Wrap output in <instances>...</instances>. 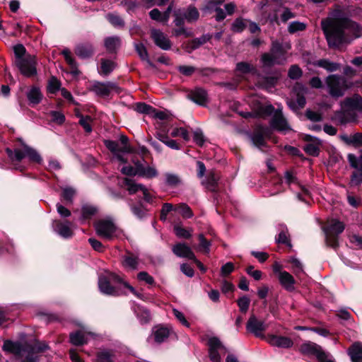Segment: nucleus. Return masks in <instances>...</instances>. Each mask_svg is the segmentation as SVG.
I'll return each instance as SVG.
<instances>
[{"label": "nucleus", "instance_id": "f257e3e1", "mask_svg": "<svg viewBox=\"0 0 362 362\" xmlns=\"http://www.w3.org/2000/svg\"><path fill=\"white\" fill-rule=\"evenodd\" d=\"M321 27L329 47H338L346 42L347 36L358 30V25L348 18H327Z\"/></svg>", "mask_w": 362, "mask_h": 362}, {"label": "nucleus", "instance_id": "f03ea898", "mask_svg": "<svg viewBox=\"0 0 362 362\" xmlns=\"http://www.w3.org/2000/svg\"><path fill=\"white\" fill-rule=\"evenodd\" d=\"M362 110V98L358 95L346 98L341 103V110L335 113V119L340 124L356 119V111Z\"/></svg>", "mask_w": 362, "mask_h": 362}, {"label": "nucleus", "instance_id": "7ed1b4c3", "mask_svg": "<svg viewBox=\"0 0 362 362\" xmlns=\"http://www.w3.org/2000/svg\"><path fill=\"white\" fill-rule=\"evenodd\" d=\"M274 115L271 120V127L279 132H286L291 129L286 119L282 114L281 109L278 108L274 111V108L272 105L260 106L257 112L259 117H266L272 115Z\"/></svg>", "mask_w": 362, "mask_h": 362}, {"label": "nucleus", "instance_id": "20e7f679", "mask_svg": "<svg viewBox=\"0 0 362 362\" xmlns=\"http://www.w3.org/2000/svg\"><path fill=\"white\" fill-rule=\"evenodd\" d=\"M261 60L265 66L283 64L286 61V57L281 44L277 41L273 42L270 52L263 54Z\"/></svg>", "mask_w": 362, "mask_h": 362}, {"label": "nucleus", "instance_id": "39448f33", "mask_svg": "<svg viewBox=\"0 0 362 362\" xmlns=\"http://www.w3.org/2000/svg\"><path fill=\"white\" fill-rule=\"evenodd\" d=\"M122 284L124 287L129 289L132 293H135V289L130 286L127 281H124L122 277L116 274L111 273L109 276H100L98 281V286L100 291L107 295H116L117 291L115 288L111 286L110 282Z\"/></svg>", "mask_w": 362, "mask_h": 362}, {"label": "nucleus", "instance_id": "423d86ee", "mask_svg": "<svg viewBox=\"0 0 362 362\" xmlns=\"http://www.w3.org/2000/svg\"><path fill=\"white\" fill-rule=\"evenodd\" d=\"M325 83L329 89V93L334 98L341 97L348 88L346 79L337 74L328 76Z\"/></svg>", "mask_w": 362, "mask_h": 362}, {"label": "nucleus", "instance_id": "0eeeda50", "mask_svg": "<svg viewBox=\"0 0 362 362\" xmlns=\"http://www.w3.org/2000/svg\"><path fill=\"white\" fill-rule=\"evenodd\" d=\"M14 64L21 74L26 77H32L37 74V61L33 55H28L25 59L14 61Z\"/></svg>", "mask_w": 362, "mask_h": 362}, {"label": "nucleus", "instance_id": "6e6552de", "mask_svg": "<svg viewBox=\"0 0 362 362\" xmlns=\"http://www.w3.org/2000/svg\"><path fill=\"white\" fill-rule=\"evenodd\" d=\"M300 351L305 355L315 356L320 362H333L329 355L325 352L321 346L314 343H305L300 346Z\"/></svg>", "mask_w": 362, "mask_h": 362}, {"label": "nucleus", "instance_id": "1a4fd4ad", "mask_svg": "<svg viewBox=\"0 0 362 362\" xmlns=\"http://www.w3.org/2000/svg\"><path fill=\"white\" fill-rule=\"evenodd\" d=\"M90 90L100 97H107L112 92L119 93L121 91V88L116 83L110 81L105 83L95 81Z\"/></svg>", "mask_w": 362, "mask_h": 362}, {"label": "nucleus", "instance_id": "9d476101", "mask_svg": "<svg viewBox=\"0 0 362 362\" xmlns=\"http://www.w3.org/2000/svg\"><path fill=\"white\" fill-rule=\"evenodd\" d=\"M209 356L212 362H221V354H225L228 350L217 337L209 339Z\"/></svg>", "mask_w": 362, "mask_h": 362}, {"label": "nucleus", "instance_id": "9b49d317", "mask_svg": "<svg viewBox=\"0 0 362 362\" xmlns=\"http://www.w3.org/2000/svg\"><path fill=\"white\" fill-rule=\"evenodd\" d=\"M95 228L97 234L106 240H111L117 230L114 223L107 220L99 221L95 223Z\"/></svg>", "mask_w": 362, "mask_h": 362}, {"label": "nucleus", "instance_id": "f8f14e48", "mask_svg": "<svg viewBox=\"0 0 362 362\" xmlns=\"http://www.w3.org/2000/svg\"><path fill=\"white\" fill-rule=\"evenodd\" d=\"M26 356L24 362H37L35 354L42 353L48 349V345L44 341H36L33 345L26 344Z\"/></svg>", "mask_w": 362, "mask_h": 362}, {"label": "nucleus", "instance_id": "ddd939ff", "mask_svg": "<svg viewBox=\"0 0 362 362\" xmlns=\"http://www.w3.org/2000/svg\"><path fill=\"white\" fill-rule=\"evenodd\" d=\"M151 36L154 43L163 50H168L171 48V42L168 36L161 30L158 29H152L151 30Z\"/></svg>", "mask_w": 362, "mask_h": 362}, {"label": "nucleus", "instance_id": "4468645a", "mask_svg": "<svg viewBox=\"0 0 362 362\" xmlns=\"http://www.w3.org/2000/svg\"><path fill=\"white\" fill-rule=\"evenodd\" d=\"M269 135V130L267 127H259L253 132L251 136V140L253 144L262 150L266 146L265 139Z\"/></svg>", "mask_w": 362, "mask_h": 362}, {"label": "nucleus", "instance_id": "2eb2a0df", "mask_svg": "<svg viewBox=\"0 0 362 362\" xmlns=\"http://www.w3.org/2000/svg\"><path fill=\"white\" fill-rule=\"evenodd\" d=\"M71 226L72 223L68 221L55 220L52 223L54 230L65 238H71L73 235L74 233Z\"/></svg>", "mask_w": 362, "mask_h": 362}, {"label": "nucleus", "instance_id": "dca6fc26", "mask_svg": "<svg viewBox=\"0 0 362 362\" xmlns=\"http://www.w3.org/2000/svg\"><path fill=\"white\" fill-rule=\"evenodd\" d=\"M26 344L20 342H13L10 340H6L4 342L3 349L5 351L15 354L16 356L23 357L26 354Z\"/></svg>", "mask_w": 362, "mask_h": 362}, {"label": "nucleus", "instance_id": "f3484780", "mask_svg": "<svg viewBox=\"0 0 362 362\" xmlns=\"http://www.w3.org/2000/svg\"><path fill=\"white\" fill-rule=\"evenodd\" d=\"M247 329L256 337H260L262 332L266 329V325L263 321L257 320L255 315H252L246 325Z\"/></svg>", "mask_w": 362, "mask_h": 362}, {"label": "nucleus", "instance_id": "a211bd4d", "mask_svg": "<svg viewBox=\"0 0 362 362\" xmlns=\"http://www.w3.org/2000/svg\"><path fill=\"white\" fill-rule=\"evenodd\" d=\"M173 252L179 257L194 259L195 255L191 247L185 243H178L173 245Z\"/></svg>", "mask_w": 362, "mask_h": 362}, {"label": "nucleus", "instance_id": "6ab92c4d", "mask_svg": "<svg viewBox=\"0 0 362 362\" xmlns=\"http://www.w3.org/2000/svg\"><path fill=\"white\" fill-rule=\"evenodd\" d=\"M140 259L138 255L127 252L122 257V265L126 269L137 270L139 269Z\"/></svg>", "mask_w": 362, "mask_h": 362}, {"label": "nucleus", "instance_id": "aec40b11", "mask_svg": "<svg viewBox=\"0 0 362 362\" xmlns=\"http://www.w3.org/2000/svg\"><path fill=\"white\" fill-rule=\"evenodd\" d=\"M267 341L272 346L280 348H290L293 344V341L289 337L277 335L268 336Z\"/></svg>", "mask_w": 362, "mask_h": 362}, {"label": "nucleus", "instance_id": "412c9836", "mask_svg": "<svg viewBox=\"0 0 362 362\" xmlns=\"http://www.w3.org/2000/svg\"><path fill=\"white\" fill-rule=\"evenodd\" d=\"M91 332H86L84 331H76L70 334V341L75 346H81L86 344L90 337H93Z\"/></svg>", "mask_w": 362, "mask_h": 362}, {"label": "nucleus", "instance_id": "4be33fe9", "mask_svg": "<svg viewBox=\"0 0 362 362\" xmlns=\"http://www.w3.org/2000/svg\"><path fill=\"white\" fill-rule=\"evenodd\" d=\"M305 140L308 141V144H305L303 146L304 151L310 156H318L320 153V141L318 139L313 140V137L310 135H306Z\"/></svg>", "mask_w": 362, "mask_h": 362}, {"label": "nucleus", "instance_id": "5701e85b", "mask_svg": "<svg viewBox=\"0 0 362 362\" xmlns=\"http://www.w3.org/2000/svg\"><path fill=\"white\" fill-rule=\"evenodd\" d=\"M281 286L288 291H293L294 290V284L296 281L293 276L288 272L284 271L280 273L278 276Z\"/></svg>", "mask_w": 362, "mask_h": 362}, {"label": "nucleus", "instance_id": "b1692460", "mask_svg": "<svg viewBox=\"0 0 362 362\" xmlns=\"http://www.w3.org/2000/svg\"><path fill=\"white\" fill-rule=\"evenodd\" d=\"M188 98L199 105H205L207 100V93L205 90L202 88H196L191 91Z\"/></svg>", "mask_w": 362, "mask_h": 362}, {"label": "nucleus", "instance_id": "393cba45", "mask_svg": "<svg viewBox=\"0 0 362 362\" xmlns=\"http://www.w3.org/2000/svg\"><path fill=\"white\" fill-rule=\"evenodd\" d=\"M94 52V48L90 43H81L75 48V54L81 59L90 57Z\"/></svg>", "mask_w": 362, "mask_h": 362}, {"label": "nucleus", "instance_id": "a878e982", "mask_svg": "<svg viewBox=\"0 0 362 362\" xmlns=\"http://www.w3.org/2000/svg\"><path fill=\"white\" fill-rule=\"evenodd\" d=\"M348 354L352 362H361L362 360V343H354L348 350Z\"/></svg>", "mask_w": 362, "mask_h": 362}, {"label": "nucleus", "instance_id": "bb28decb", "mask_svg": "<svg viewBox=\"0 0 362 362\" xmlns=\"http://www.w3.org/2000/svg\"><path fill=\"white\" fill-rule=\"evenodd\" d=\"M219 175L215 170H211L208 173L206 179L202 182L207 189L214 192L216 190Z\"/></svg>", "mask_w": 362, "mask_h": 362}, {"label": "nucleus", "instance_id": "cd10ccee", "mask_svg": "<svg viewBox=\"0 0 362 362\" xmlns=\"http://www.w3.org/2000/svg\"><path fill=\"white\" fill-rule=\"evenodd\" d=\"M27 98L32 105L39 104L42 99V94L40 89L36 86H33L26 93Z\"/></svg>", "mask_w": 362, "mask_h": 362}, {"label": "nucleus", "instance_id": "c85d7f7f", "mask_svg": "<svg viewBox=\"0 0 362 362\" xmlns=\"http://www.w3.org/2000/svg\"><path fill=\"white\" fill-rule=\"evenodd\" d=\"M211 39V35H203L200 37L195 38L187 42L186 45V49L188 52L199 48L201 45L205 44Z\"/></svg>", "mask_w": 362, "mask_h": 362}, {"label": "nucleus", "instance_id": "c756f323", "mask_svg": "<svg viewBox=\"0 0 362 362\" xmlns=\"http://www.w3.org/2000/svg\"><path fill=\"white\" fill-rule=\"evenodd\" d=\"M345 226L343 222H341L337 219H331L327 221L326 231L339 235L344 230Z\"/></svg>", "mask_w": 362, "mask_h": 362}, {"label": "nucleus", "instance_id": "7c9ffc66", "mask_svg": "<svg viewBox=\"0 0 362 362\" xmlns=\"http://www.w3.org/2000/svg\"><path fill=\"white\" fill-rule=\"evenodd\" d=\"M341 139L348 145L356 147L362 146V133H356L353 135H341Z\"/></svg>", "mask_w": 362, "mask_h": 362}, {"label": "nucleus", "instance_id": "2f4dec72", "mask_svg": "<svg viewBox=\"0 0 362 362\" xmlns=\"http://www.w3.org/2000/svg\"><path fill=\"white\" fill-rule=\"evenodd\" d=\"M120 38L117 36L108 37L105 39V47L108 52L113 53L119 47Z\"/></svg>", "mask_w": 362, "mask_h": 362}, {"label": "nucleus", "instance_id": "473e14b6", "mask_svg": "<svg viewBox=\"0 0 362 362\" xmlns=\"http://www.w3.org/2000/svg\"><path fill=\"white\" fill-rule=\"evenodd\" d=\"M315 66L323 68L327 71L333 72L337 71L340 68V64L336 62H330L328 59H322L317 61L314 64Z\"/></svg>", "mask_w": 362, "mask_h": 362}, {"label": "nucleus", "instance_id": "72a5a7b5", "mask_svg": "<svg viewBox=\"0 0 362 362\" xmlns=\"http://www.w3.org/2000/svg\"><path fill=\"white\" fill-rule=\"evenodd\" d=\"M62 54L64 57V59L67 64L70 66L71 69V73L74 75H78L80 74L79 70L78 69V65L75 59L71 57V52L69 49H64Z\"/></svg>", "mask_w": 362, "mask_h": 362}, {"label": "nucleus", "instance_id": "f704fd0d", "mask_svg": "<svg viewBox=\"0 0 362 362\" xmlns=\"http://www.w3.org/2000/svg\"><path fill=\"white\" fill-rule=\"evenodd\" d=\"M23 148H25V145H23ZM6 151L12 162H19L26 157V151L25 148H23V150L16 148L14 151L6 148Z\"/></svg>", "mask_w": 362, "mask_h": 362}, {"label": "nucleus", "instance_id": "c9c22d12", "mask_svg": "<svg viewBox=\"0 0 362 362\" xmlns=\"http://www.w3.org/2000/svg\"><path fill=\"white\" fill-rule=\"evenodd\" d=\"M156 138L172 149L178 150L180 148V145L176 142V141L170 139L166 134L158 132L156 134Z\"/></svg>", "mask_w": 362, "mask_h": 362}, {"label": "nucleus", "instance_id": "e433bc0d", "mask_svg": "<svg viewBox=\"0 0 362 362\" xmlns=\"http://www.w3.org/2000/svg\"><path fill=\"white\" fill-rule=\"evenodd\" d=\"M170 330L167 327H158L154 331L155 341L158 343L164 341L168 338Z\"/></svg>", "mask_w": 362, "mask_h": 362}, {"label": "nucleus", "instance_id": "4c0bfd02", "mask_svg": "<svg viewBox=\"0 0 362 362\" xmlns=\"http://www.w3.org/2000/svg\"><path fill=\"white\" fill-rule=\"evenodd\" d=\"M185 19L188 23H192L197 21L199 17L198 10L194 6H189L186 11L182 13Z\"/></svg>", "mask_w": 362, "mask_h": 362}, {"label": "nucleus", "instance_id": "58836bf2", "mask_svg": "<svg viewBox=\"0 0 362 362\" xmlns=\"http://www.w3.org/2000/svg\"><path fill=\"white\" fill-rule=\"evenodd\" d=\"M124 184L130 194H135L139 190L142 191V189H144V186L143 185L137 184L129 178H124Z\"/></svg>", "mask_w": 362, "mask_h": 362}, {"label": "nucleus", "instance_id": "ea45409f", "mask_svg": "<svg viewBox=\"0 0 362 362\" xmlns=\"http://www.w3.org/2000/svg\"><path fill=\"white\" fill-rule=\"evenodd\" d=\"M158 175L157 170L154 168L147 167L145 168L142 164H139V175L147 178H152L156 177Z\"/></svg>", "mask_w": 362, "mask_h": 362}, {"label": "nucleus", "instance_id": "a19ab883", "mask_svg": "<svg viewBox=\"0 0 362 362\" xmlns=\"http://www.w3.org/2000/svg\"><path fill=\"white\" fill-rule=\"evenodd\" d=\"M236 71L241 74H255L257 72L255 67L252 64L245 62H238L236 64Z\"/></svg>", "mask_w": 362, "mask_h": 362}, {"label": "nucleus", "instance_id": "79ce46f5", "mask_svg": "<svg viewBox=\"0 0 362 362\" xmlns=\"http://www.w3.org/2000/svg\"><path fill=\"white\" fill-rule=\"evenodd\" d=\"M25 150L26 151V156L28 157L30 161L35 162L37 163H42V157L35 149L25 145Z\"/></svg>", "mask_w": 362, "mask_h": 362}, {"label": "nucleus", "instance_id": "37998d69", "mask_svg": "<svg viewBox=\"0 0 362 362\" xmlns=\"http://www.w3.org/2000/svg\"><path fill=\"white\" fill-rule=\"evenodd\" d=\"M115 64L108 59H102L100 62V69L101 74L104 75H108L110 74L115 69Z\"/></svg>", "mask_w": 362, "mask_h": 362}, {"label": "nucleus", "instance_id": "c03bdc74", "mask_svg": "<svg viewBox=\"0 0 362 362\" xmlns=\"http://www.w3.org/2000/svg\"><path fill=\"white\" fill-rule=\"evenodd\" d=\"M348 160L353 168L362 172V155L359 157H356L354 154H349Z\"/></svg>", "mask_w": 362, "mask_h": 362}, {"label": "nucleus", "instance_id": "a18cd8bd", "mask_svg": "<svg viewBox=\"0 0 362 362\" xmlns=\"http://www.w3.org/2000/svg\"><path fill=\"white\" fill-rule=\"evenodd\" d=\"M174 231L177 237L183 238L185 239L191 238L192 233V230H187L180 225H176L174 226Z\"/></svg>", "mask_w": 362, "mask_h": 362}, {"label": "nucleus", "instance_id": "49530a36", "mask_svg": "<svg viewBox=\"0 0 362 362\" xmlns=\"http://www.w3.org/2000/svg\"><path fill=\"white\" fill-rule=\"evenodd\" d=\"M175 209L179 210L180 214L185 218H189L193 216V212L190 207L184 203L178 204Z\"/></svg>", "mask_w": 362, "mask_h": 362}, {"label": "nucleus", "instance_id": "de8ad7c7", "mask_svg": "<svg viewBox=\"0 0 362 362\" xmlns=\"http://www.w3.org/2000/svg\"><path fill=\"white\" fill-rule=\"evenodd\" d=\"M306 24L299 21H293L288 26V31L291 34H293L298 31L305 30Z\"/></svg>", "mask_w": 362, "mask_h": 362}, {"label": "nucleus", "instance_id": "09e8293b", "mask_svg": "<svg viewBox=\"0 0 362 362\" xmlns=\"http://www.w3.org/2000/svg\"><path fill=\"white\" fill-rule=\"evenodd\" d=\"M107 19L115 27L122 28L124 25V22L122 20V18L116 14H113V13L107 14Z\"/></svg>", "mask_w": 362, "mask_h": 362}, {"label": "nucleus", "instance_id": "8fccbe9b", "mask_svg": "<svg viewBox=\"0 0 362 362\" xmlns=\"http://www.w3.org/2000/svg\"><path fill=\"white\" fill-rule=\"evenodd\" d=\"M135 110L139 113L151 115L154 108L144 103H138L136 104Z\"/></svg>", "mask_w": 362, "mask_h": 362}, {"label": "nucleus", "instance_id": "3c124183", "mask_svg": "<svg viewBox=\"0 0 362 362\" xmlns=\"http://www.w3.org/2000/svg\"><path fill=\"white\" fill-rule=\"evenodd\" d=\"M250 299L246 296H243L237 300V304L239 307L240 311L245 313L249 308Z\"/></svg>", "mask_w": 362, "mask_h": 362}, {"label": "nucleus", "instance_id": "603ef678", "mask_svg": "<svg viewBox=\"0 0 362 362\" xmlns=\"http://www.w3.org/2000/svg\"><path fill=\"white\" fill-rule=\"evenodd\" d=\"M96 208L92 206L86 205L82 207V218L83 220L89 219L95 214Z\"/></svg>", "mask_w": 362, "mask_h": 362}, {"label": "nucleus", "instance_id": "864d4df0", "mask_svg": "<svg viewBox=\"0 0 362 362\" xmlns=\"http://www.w3.org/2000/svg\"><path fill=\"white\" fill-rule=\"evenodd\" d=\"M80 117V120H79V124L83 127V128L84 129V130L88 132V133H90L92 132V127H91V122H92V119L90 116H86V117H83L82 115H79Z\"/></svg>", "mask_w": 362, "mask_h": 362}, {"label": "nucleus", "instance_id": "5fc2aeb1", "mask_svg": "<svg viewBox=\"0 0 362 362\" xmlns=\"http://www.w3.org/2000/svg\"><path fill=\"white\" fill-rule=\"evenodd\" d=\"M361 183H362V172L358 171L356 170L352 173V175L351 176L349 185L351 187H356V186H358Z\"/></svg>", "mask_w": 362, "mask_h": 362}, {"label": "nucleus", "instance_id": "6e6d98bb", "mask_svg": "<svg viewBox=\"0 0 362 362\" xmlns=\"http://www.w3.org/2000/svg\"><path fill=\"white\" fill-rule=\"evenodd\" d=\"M132 213L139 218H143L146 215V210L142 205L131 206Z\"/></svg>", "mask_w": 362, "mask_h": 362}, {"label": "nucleus", "instance_id": "4d7b16f0", "mask_svg": "<svg viewBox=\"0 0 362 362\" xmlns=\"http://www.w3.org/2000/svg\"><path fill=\"white\" fill-rule=\"evenodd\" d=\"M135 49L141 59L144 61L148 60V55L146 47L142 43L135 44Z\"/></svg>", "mask_w": 362, "mask_h": 362}, {"label": "nucleus", "instance_id": "13d9d810", "mask_svg": "<svg viewBox=\"0 0 362 362\" xmlns=\"http://www.w3.org/2000/svg\"><path fill=\"white\" fill-rule=\"evenodd\" d=\"M137 279L140 281H144L147 284L153 285L155 280L152 276L148 274L146 272H140L137 274Z\"/></svg>", "mask_w": 362, "mask_h": 362}, {"label": "nucleus", "instance_id": "bf43d9fd", "mask_svg": "<svg viewBox=\"0 0 362 362\" xmlns=\"http://www.w3.org/2000/svg\"><path fill=\"white\" fill-rule=\"evenodd\" d=\"M105 146L112 153H117L122 152L121 150V146L115 141L105 140L104 141Z\"/></svg>", "mask_w": 362, "mask_h": 362}, {"label": "nucleus", "instance_id": "052dcab7", "mask_svg": "<svg viewBox=\"0 0 362 362\" xmlns=\"http://www.w3.org/2000/svg\"><path fill=\"white\" fill-rule=\"evenodd\" d=\"M302 70L297 65H292L288 70V76L291 79H298L302 76Z\"/></svg>", "mask_w": 362, "mask_h": 362}, {"label": "nucleus", "instance_id": "680f3d73", "mask_svg": "<svg viewBox=\"0 0 362 362\" xmlns=\"http://www.w3.org/2000/svg\"><path fill=\"white\" fill-rule=\"evenodd\" d=\"M139 163H135V168L132 166H124L122 168L121 172L126 175H139Z\"/></svg>", "mask_w": 362, "mask_h": 362}, {"label": "nucleus", "instance_id": "e2e57ef3", "mask_svg": "<svg viewBox=\"0 0 362 362\" xmlns=\"http://www.w3.org/2000/svg\"><path fill=\"white\" fill-rule=\"evenodd\" d=\"M165 178L166 184L170 186H177L181 182L180 177L177 175L173 173H166Z\"/></svg>", "mask_w": 362, "mask_h": 362}, {"label": "nucleus", "instance_id": "0e129e2a", "mask_svg": "<svg viewBox=\"0 0 362 362\" xmlns=\"http://www.w3.org/2000/svg\"><path fill=\"white\" fill-rule=\"evenodd\" d=\"M305 98L303 95H297L296 101L292 102L291 101L288 103V105L292 108H303L305 105Z\"/></svg>", "mask_w": 362, "mask_h": 362}, {"label": "nucleus", "instance_id": "69168bd1", "mask_svg": "<svg viewBox=\"0 0 362 362\" xmlns=\"http://www.w3.org/2000/svg\"><path fill=\"white\" fill-rule=\"evenodd\" d=\"M326 243L332 247H337L338 245L337 235L326 231Z\"/></svg>", "mask_w": 362, "mask_h": 362}, {"label": "nucleus", "instance_id": "338daca9", "mask_svg": "<svg viewBox=\"0 0 362 362\" xmlns=\"http://www.w3.org/2000/svg\"><path fill=\"white\" fill-rule=\"evenodd\" d=\"M199 240L200 242L199 248L208 254L210 250L211 243L204 238L203 234L199 235Z\"/></svg>", "mask_w": 362, "mask_h": 362}, {"label": "nucleus", "instance_id": "774afa93", "mask_svg": "<svg viewBox=\"0 0 362 362\" xmlns=\"http://www.w3.org/2000/svg\"><path fill=\"white\" fill-rule=\"evenodd\" d=\"M99 362H112V354L107 351H101L98 354Z\"/></svg>", "mask_w": 362, "mask_h": 362}]
</instances>
